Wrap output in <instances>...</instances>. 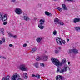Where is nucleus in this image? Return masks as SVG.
<instances>
[{"mask_svg": "<svg viewBox=\"0 0 80 80\" xmlns=\"http://www.w3.org/2000/svg\"><path fill=\"white\" fill-rule=\"evenodd\" d=\"M66 62L67 60H66L65 59H63L62 60V62H60L59 66L61 67L63 65H64L63 67V68L60 71V68H57V73H58L59 72L60 73H64V72L67 71V69L68 68V66L66 64Z\"/></svg>", "mask_w": 80, "mask_h": 80, "instance_id": "1", "label": "nucleus"}, {"mask_svg": "<svg viewBox=\"0 0 80 80\" xmlns=\"http://www.w3.org/2000/svg\"><path fill=\"white\" fill-rule=\"evenodd\" d=\"M8 19V15L4 14L3 12H0V21L2 20V22H5Z\"/></svg>", "mask_w": 80, "mask_h": 80, "instance_id": "2", "label": "nucleus"}, {"mask_svg": "<svg viewBox=\"0 0 80 80\" xmlns=\"http://www.w3.org/2000/svg\"><path fill=\"white\" fill-rule=\"evenodd\" d=\"M51 60L53 63L57 67H59L60 66V61H59L58 59L56 58H51Z\"/></svg>", "mask_w": 80, "mask_h": 80, "instance_id": "3", "label": "nucleus"}, {"mask_svg": "<svg viewBox=\"0 0 80 80\" xmlns=\"http://www.w3.org/2000/svg\"><path fill=\"white\" fill-rule=\"evenodd\" d=\"M20 76L17 73L14 74L12 75L11 77V80H22V78H19Z\"/></svg>", "mask_w": 80, "mask_h": 80, "instance_id": "4", "label": "nucleus"}, {"mask_svg": "<svg viewBox=\"0 0 80 80\" xmlns=\"http://www.w3.org/2000/svg\"><path fill=\"white\" fill-rule=\"evenodd\" d=\"M14 12L17 15H21L23 13V11L20 8H17L14 10Z\"/></svg>", "mask_w": 80, "mask_h": 80, "instance_id": "5", "label": "nucleus"}, {"mask_svg": "<svg viewBox=\"0 0 80 80\" xmlns=\"http://www.w3.org/2000/svg\"><path fill=\"white\" fill-rule=\"evenodd\" d=\"M19 68L22 71H26L28 68L25 64H21L19 67Z\"/></svg>", "mask_w": 80, "mask_h": 80, "instance_id": "6", "label": "nucleus"}, {"mask_svg": "<svg viewBox=\"0 0 80 80\" xmlns=\"http://www.w3.org/2000/svg\"><path fill=\"white\" fill-rule=\"evenodd\" d=\"M42 18V19H40L39 21V24L40 25H43V24L45 23V18Z\"/></svg>", "mask_w": 80, "mask_h": 80, "instance_id": "7", "label": "nucleus"}, {"mask_svg": "<svg viewBox=\"0 0 80 80\" xmlns=\"http://www.w3.org/2000/svg\"><path fill=\"white\" fill-rule=\"evenodd\" d=\"M62 42L60 41V40H57V43L58 44H59V45H62V43H63V44H65V43H66V42H65V40H62L61 41Z\"/></svg>", "mask_w": 80, "mask_h": 80, "instance_id": "8", "label": "nucleus"}, {"mask_svg": "<svg viewBox=\"0 0 80 80\" xmlns=\"http://www.w3.org/2000/svg\"><path fill=\"white\" fill-rule=\"evenodd\" d=\"M10 80V76L8 75L6 77H4L2 80Z\"/></svg>", "mask_w": 80, "mask_h": 80, "instance_id": "9", "label": "nucleus"}, {"mask_svg": "<svg viewBox=\"0 0 80 80\" xmlns=\"http://www.w3.org/2000/svg\"><path fill=\"white\" fill-rule=\"evenodd\" d=\"M80 21V18H75L73 20V22L74 23H77Z\"/></svg>", "mask_w": 80, "mask_h": 80, "instance_id": "10", "label": "nucleus"}, {"mask_svg": "<svg viewBox=\"0 0 80 80\" xmlns=\"http://www.w3.org/2000/svg\"><path fill=\"white\" fill-rule=\"evenodd\" d=\"M23 19L24 20H25L26 21H29V20H30V18H29L27 16H24Z\"/></svg>", "mask_w": 80, "mask_h": 80, "instance_id": "11", "label": "nucleus"}, {"mask_svg": "<svg viewBox=\"0 0 80 80\" xmlns=\"http://www.w3.org/2000/svg\"><path fill=\"white\" fill-rule=\"evenodd\" d=\"M54 22L55 24H58V23H59V19L58 18H55L54 19Z\"/></svg>", "mask_w": 80, "mask_h": 80, "instance_id": "12", "label": "nucleus"}, {"mask_svg": "<svg viewBox=\"0 0 80 80\" xmlns=\"http://www.w3.org/2000/svg\"><path fill=\"white\" fill-rule=\"evenodd\" d=\"M45 13L46 15H48V16H49V17H51L52 16V14L51 13H49L47 11H46L45 12Z\"/></svg>", "mask_w": 80, "mask_h": 80, "instance_id": "13", "label": "nucleus"}, {"mask_svg": "<svg viewBox=\"0 0 80 80\" xmlns=\"http://www.w3.org/2000/svg\"><path fill=\"white\" fill-rule=\"evenodd\" d=\"M48 57L47 56H44L42 57V60L44 61H47L48 59Z\"/></svg>", "mask_w": 80, "mask_h": 80, "instance_id": "14", "label": "nucleus"}, {"mask_svg": "<svg viewBox=\"0 0 80 80\" xmlns=\"http://www.w3.org/2000/svg\"><path fill=\"white\" fill-rule=\"evenodd\" d=\"M32 77H37V78H40V75L38 74L36 75H35L34 74H32Z\"/></svg>", "mask_w": 80, "mask_h": 80, "instance_id": "15", "label": "nucleus"}, {"mask_svg": "<svg viewBox=\"0 0 80 80\" xmlns=\"http://www.w3.org/2000/svg\"><path fill=\"white\" fill-rule=\"evenodd\" d=\"M78 50L76 49H72V52H73V53L74 54L78 53Z\"/></svg>", "mask_w": 80, "mask_h": 80, "instance_id": "16", "label": "nucleus"}, {"mask_svg": "<svg viewBox=\"0 0 80 80\" xmlns=\"http://www.w3.org/2000/svg\"><path fill=\"white\" fill-rule=\"evenodd\" d=\"M74 29L77 32H80V27H75Z\"/></svg>", "mask_w": 80, "mask_h": 80, "instance_id": "17", "label": "nucleus"}, {"mask_svg": "<svg viewBox=\"0 0 80 80\" xmlns=\"http://www.w3.org/2000/svg\"><path fill=\"white\" fill-rule=\"evenodd\" d=\"M4 31V29L3 28H1L0 29V33H2L3 35H4L5 34Z\"/></svg>", "mask_w": 80, "mask_h": 80, "instance_id": "18", "label": "nucleus"}, {"mask_svg": "<svg viewBox=\"0 0 80 80\" xmlns=\"http://www.w3.org/2000/svg\"><path fill=\"white\" fill-rule=\"evenodd\" d=\"M62 8H63V9H64L65 10H67V8L66 6L65 5V4H62Z\"/></svg>", "mask_w": 80, "mask_h": 80, "instance_id": "19", "label": "nucleus"}, {"mask_svg": "<svg viewBox=\"0 0 80 80\" xmlns=\"http://www.w3.org/2000/svg\"><path fill=\"white\" fill-rule=\"evenodd\" d=\"M42 25H40V24L38 25V27L41 30H43V29L44 28V26Z\"/></svg>", "mask_w": 80, "mask_h": 80, "instance_id": "20", "label": "nucleus"}, {"mask_svg": "<svg viewBox=\"0 0 80 80\" xmlns=\"http://www.w3.org/2000/svg\"><path fill=\"white\" fill-rule=\"evenodd\" d=\"M59 80H64L65 78L62 75H59Z\"/></svg>", "mask_w": 80, "mask_h": 80, "instance_id": "21", "label": "nucleus"}, {"mask_svg": "<svg viewBox=\"0 0 80 80\" xmlns=\"http://www.w3.org/2000/svg\"><path fill=\"white\" fill-rule=\"evenodd\" d=\"M38 62H37L34 64V65L36 68H38Z\"/></svg>", "mask_w": 80, "mask_h": 80, "instance_id": "22", "label": "nucleus"}, {"mask_svg": "<svg viewBox=\"0 0 80 80\" xmlns=\"http://www.w3.org/2000/svg\"><path fill=\"white\" fill-rule=\"evenodd\" d=\"M24 74L25 75L24 77V78L25 79H27L28 78V74L26 72L24 73L23 74L24 75Z\"/></svg>", "mask_w": 80, "mask_h": 80, "instance_id": "23", "label": "nucleus"}, {"mask_svg": "<svg viewBox=\"0 0 80 80\" xmlns=\"http://www.w3.org/2000/svg\"><path fill=\"white\" fill-rule=\"evenodd\" d=\"M37 48H32V50H31V52L32 53H33L34 52H35V51H36V50H37Z\"/></svg>", "mask_w": 80, "mask_h": 80, "instance_id": "24", "label": "nucleus"}, {"mask_svg": "<svg viewBox=\"0 0 80 80\" xmlns=\"http://www.w3.org/2000/svg\"><path fill=\"white\" fill-rule=\"evenodd\" d=\"M43 40V38L40 37L37 38L36 39V40Z\"/></svg>", "mask_w": 80, "mask_h": 80, "instance_id": "25", "label": "nucleus"}, {"mask_svg": "<svg viewBox=\"0 0 80 80\" xmlns=\"http://www.w3.org/2000/svg\"><path fill=\"white\" fill-rule=\"evenodd\" d=\"M72 52H73V49H69L68 51V53H72Z\"/></svg>", "mask_w": 80, "mask_h": 80, "instance_id": "26", "label": "nucleus"}, {"mask_svg": "<svg viewBox=\"0 0 80 80\" xmlns=\"http://www.w3.org/2000/svg\"><path fill=\"white\" fill-rule=\"evenodd\" d=\"M66 2H75L74 0H65Z\"/></svg>", "mask_w": 80, "mask_h": 80, "instance_id": "27", "label": "nucleus"}, {"mask_svg": "<svg viewBox=\"0 0 80 80\" xmlns=\"http://www.w3.org/2000/svg\"><path fill=\"white\" fill-rule=\"evenodd\" d=\"M8 34L9 35V37L13 38V35L11 33H8Z\"/></svg>", "mask_w": 80, "mask_h": 80, "instance_id": "28", "label": "nucleus"}, {"mask_svg": "<svg viewBox=\"0 0 80 80\" xmlns=\"http://www.w3.org/2000/svg\"><path fill=\"white\" fill-rule=\"evenodd\" d=\"M57 9L58 10H59V11H60V12H62V8H61L60 7H57Z\"/></svg>", "mask_w": 80, "mask_h": 80, "instance_id": "29", "label": "nucleus"}, {"mask_svg": "<svg viewBox=\"0 0 80 80\" xmlns=\"http://www.w3.org/2000/svg\"><path fill=\"white\" fill-rule=\"evenodd\" d=\"M57 32L56 30H54L53 32V34L54 35H57Z\"/></svg>", "mask_w": 80, "mask_h": 80, "instance_id": "30", "label": "nucleus"}, {"mask_svg": "<svg viewBox=\"0 0 80 80\" xmlns=\"http://www.w3.org/2000/svg\"><path fill=\"white\" fill-rule=\"evenodd\" d=\"M40 66L42 67H45V63H40Z\"/></svg>", "mask_w": 80, "mask_h": 80, "instance_id": "31", "label": "nucleus"}, {"mask_svg": "<svg viewBox=\"0 0 80 80\" xmlns=\"http://www.w3.org/2000/svg\"><path fill=\"white\" fill-rule=\"evenodd\" d=\"M59 23L61 25H65V24L62 22H59Z\"/></svg>", "mask_w": 80, "mask_h": 80, "instance_id": "32", "label": "nucleus"}, {"mask_svg": "<svg viewBox=\"0 0 80 80\" xmlns=\"http://www.w3.org/2000/svg\"><path fill=\"white\" fill-rule=\"evenodd\" d=\"M40 60V57L38 56L37 57V58L36 59V60Z\"/></svg>", "mask_w": 80, "mask_h": 80, "instance_id": "33", "label": "nucleus"}, {"mask_svg": "<svg viewBox=\"0 0 80 80\" xmlns=\"http://www.w3.org/2000/svg\"><path fill=\"white\" fill-rule=\"evenodd\" d=\"M56 80H59V75L57 76L56 78Z\"/></svg>", "mask_w": 80, "mask_h": 80, "instance_id": "34", "label": "nucleus"}, {"mask_svg": "<svg viewBox=\"0 0 80 80\" xmlns=\"http://www.w3.org/2000/svg\"><path fill=\"white\" fill-rule=\"evenodd\" d=\"M55 53L56 54L59 53V50H56Z\"/></svg>", "mask_w": 80, "mask_h": 80, "instance_id": "35", "label": "nucleus"}, {"mask_svg": "<svg viewBox=\"0 0 80 80\" xmlns=\"http://www.w3.org/2000/svg\"><path fill=\"white\" fill-rule=\"evenodd\" d=\"M12 38H17V35H15L14 36L13 35Z\"/></svg>", "mask_w": 80, "mask_h": 80, "instance_id": "36", "label": "nucleus"}, {"mask_svg": "<svg viewBox=\"0 0 80 80\" xmlns=\"http://www.w3.org/2000/svg\"><path fill=\"white\" fill-rule=\"evenodd\" d=\"M3 24L4 25H6L7 24V22H3Z\"/></svg>", "mask_w": 80, "mask_h": 80, "instance_id": "37", "label": "nucleus"}, {"mask_svg": "<svg viewBox=\"0 0 80 80\" xmlns=\"http://www.w3.org/2000/svg\"><path fill=\"white\" fill-rule=\"evenodd\" d=\"M27 46V44L26 43H25L23 45V47H26Z\"/></svg>", "mask_w": 80, "mask_h": 80, "instance_id": "38", "label": "nucleus"}, {"mask_svg": "<svg viewBox=\"0 0 80 80\" xmlns=\"http://www.w3.org/2000/svg\"><path fill=\"white\" fill-rule=\"evenodd\" d=\"M62 40L61 39V38H58L57 39H56V40Z\"/></svg>", "mask_w": 80, "mask_h": 80, "instance_id": "39", "label": "nucleus"}, {"mask_svg": "<svg viewBox=\"0 0 80 80\" xmlns=\"http://www.w3.org/2000/svg\"><path fill=\"white\" fill-rule=\"evenodd\" d=\"M15 1H16V0H11V2H12L13 3H14V2H15Z\"/></svg>", "mask_w": 80, "mask_h": 80, "instance_id": "40", "label": "nucleus"}, {"mask_svg": "<svg viewBox=\"0 0 80 80\" xmlns=\"http://www.w3.org/2000/svg\"><path fill=\"white\" fill-rule=\"evenodd\" d=\"M9 46L10 47H13V45H12V44H9Z\"/></svg>", "mask_w": 80, "mask_h": 80, "instance_id": "41", "label": "nucleus"}, {"mask_svg": "<svg viewBox=\"0 0 80 80\" xmlns=\"http://www.w3.org/2000/svg\"><path fill=\"white\" fill-rule=\"evenodd\" d=\"M3 43V41H2L0 40V45L1 44H2V43Z\"/></svg>", "mask_w": 80, "mask_h": 80, "instance_id": "42", "label": "nucleus"}, {"mask_svg": "<svg viewBox=\"0 0 80 80\" xmlns=\"http://www.w3.org/2000/svg\"><path fill=\"white\" fill-rule=\"evenodd\" d=\"M2 58H4V59H6V57H5V56H2Z\"/></svg>", "mask_w": 80, "mask_h": 80, "instance_id": "43", "label": "nucleus"}, {"mask_svg": "<svg viewBox=\"0 0 80 80\" xmlns=\"http://www.w3.org/2000/svg\"><path fill=\"white\" fill-rule=\"evenodd\" d=\"M5 40V38H2V40Z\"/></svg>", "mask_w": 80, "mask_h": 80, "instance_id": "44", "label": "nucleus"}, {"mask_svg": "<svg viewBox=\"0 0 80 80\" xmlns=\"http://www.w3.org/2000/svg\"><path fill=\"white\" fill-rule=\"evenodd\" d=\"M37 42H38V43H40V40H37Z\"/></svg>", "mask_w": 80, "mask_h": 80, "instance_id": "45", "label": "nucleus"}, {"mask_svg": "<svg viewBox=\"0 0 80 80\" xmlns=\"http://www.w3.org/2000/svg\"><path fill=\"white\" fill-rule=\"evenodd\" d=\"M27 43H29V41H26Z\"/></svg>", "mask_w": 80, "mask_h": 80, "instance_id": "46", "label": "nucleus"}, {"mask_svg": "<svg viewBox=\"0 0 80 80\" xmlns=\"http://www.w3.org/2000/svg\"><path fill=\"white\" fill-rule=\"evenodd\" d=\"M70 62H68V65H69L70 64Z\"/></svg>", "mask_w": 80, "mask_h": 80, "instance_id": "47", "label": "nucleus"}, {"mask_svg": "<svg viewBox=\"0 0 80 80\" xmlns=\"http://www.w3.org/2000/svg\"><path fill=\"white\" fill-rule=\"evenodd\" d=\"M68 70H70V67H68Z\"/></svg>", "mask_w": 80, "mask_h": 80, "instance_id": "48", "label": "nucleus"}, {"mask_svg": "<svg viewBox=\"0 0 80 80\" xmlns=\"http://www.w3.org/2000/svg\"><path fill=\"white\" fill-rule=\"evenodd\" d=\"M5 42V40H3V42Z\"/></svg>", "mask_w": 80, "mask_h": 80, "instance_id": "49", "label": "nucleus"}, {"mask_svg": "<svg viewBox=\"0 0 80 80\" xmlns=\"http://www.w3.org/2000/svg\"><path fill=\"white\" fill-rule=\"evenodd\" d=\"M54 0V1H57L58 0Z\"/></svg>", "mask_w": 80, "mask_h": 80, "instance_id": "50", "label": "nucleus"}, {"mask_svg": "<svg viewBox=\"0 0 80 80\" xmlns=\"http://www.w3.org/2000/svg\"><path fill=\"white\" fill-rule=\"evenodd\" d=\"M67 40H69V39H67Z\"/></svg>", "mask_w": 80, "mask_h": 80, "instance_id": "51", "label": "nucleus"}, {"mask_svg": "<svg viewBox=\"0 0 80 80\" xmlns=\"http://www.w3.org/2000/svg\"><path fill=\"white\" fill-rule=\"evenodd\" d=\"M69 40H67V42H68Z\"/></svg>", "mask_w": 80, "mask_h": 80, "instance_id": "52", "label": "nucleus"}, {"mask_svg": "<svg viewBox=\"0 0 80 80\" xmlns=\"http://www.w3.org/2000/svg\"><path fill=\"white\" fill-rule=\"evenodd\" d=\"M47 80H48V79H47Z\"/></svg>", "mask_w": 80, "mask_h": 80, "instance_id": "53", "label": "nucleus"}]
</instances>
